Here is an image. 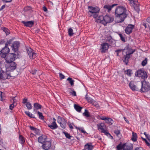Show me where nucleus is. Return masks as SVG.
<instances>
[{
    "label": "nucleus",
    "instance_id": "f257e3e1",
    "mask_svg": "<svg viewBox=\"0 0 150 150\" xmlns=\"http://www.w3.org/2000/svg\"><path fill=\"white\" fill-rule=\"evenodd\" d=\"M126 9L123 6H118L115 10V15L116 18V22L117 23L122 22L127 17L126 12Z\"/></svg>",
    "mask_w": 150,
    "mask_h": 150
},
{
    "label": "nucleus",
    "instance_id": "f03ea898",
    "mask_svg": "<svg viewBox=\"0 0 150 150\" xmlns=\"http://www.w3.org/2000/svg\"><path fill=\"white\" fill-rule=\"evenodd\" d=\"M127 51L126 52V55L124 56V59L123 60V62L126 64L128 63L130 58L131 57V54H133L135 51V50H132V49L129 47V45L127 46Z\"/></svg>",
    "mask_w": 150,
    "mask_h": 150
},
{
    "label": "nucleus",
    "instance_id": "7ed1b4c3",
    "mask_svg": "<svg viewBox=\"0 0 150 150\" xmlns=\"http://www.w3.org/2000/svg\"><path fill=\"white\" fill-rule=\"evenodd\" d=\"M137 76L140 77L143 80H145L148 77L146 72L143 69H140L137 70L135 73Z\"/></svg>",
    "mask_w": 150,
    "mask_h": 150
},
{
    "label": "nucleus",
    "instance_id": "20e7f679",
    "mask_svg": "<svg viewBox=\"0 0 150 150\" xmlns=\"http://www.w3.org/2000/svg\"><path fill=\"white\" fill-rule=\"evenodd\" d=\"M142 88L140 91L142 92H144L149 91L150 90V85L149 82L145 80L141 81Z\"/></svg>",
    "mask_w": 150,
    "mask_h": 150
},
{
    "label": "nucleus",
    "instance_id": "39448f33",
    "mask_svg": "<svg viewBox=\"0 0 150 150\" xmlns=\"http://www.w3.org/2000/svg\"><path fill=\"white\" fill-rule=\"evenodd\" d=\"M17 64L14 62L7 63L5 67L7 71H11L15 70L16 68Z\"/></svg>",
    "mask_w": 150,
    "mask_h": 150
},
{
    "label": "nucleus",
    "instance_id": "423d86ee",
    "mask_svg": "<svg viewBox=\"0 0 150 150\" xmlns=\"http://www.w3.org/2000/svg\"><path fill=\"white\" fill-rule=\"evenodd\" d=\"M98 129L102 133H103L105 135L108 136L110 135V134L105 129L106 128V126L104 123H101L97 125Z\"/></svg>",
    "mask_w": 150,
    "mask_h": 150
},
{
    "label": "nucleus",
    "instance_id": "0eeeda50",
    "mask_svg": "<svg viewBox=\"0 0 150 150\" xmlns=\"http://www.w3.org/2000/svg\"><path fill=\"white\" fill-rule=\"evenodd\" d=\"M16 55L13 53L9 54L5 59L6 63L12 62H13L16 57Z\"/></svg>",
    "mask_w": 150,
    "mask_h": 150
},
{
    "label": "nucleus",
    "instance_id": "6e6552de",
    "mask_svg": "<svg viewBox=\"0 0 150 150\" xmlns=\"http://www.w3.org/2000/svg\"><path fill=\"white\" fill-rule=\"evenodd\" d=\"M114 20V18L113 17L108 16L106 15L104 16V21H103V24L105 25L108 23H110L112 22Z\"/></svg>",
    "mask_w": 150,
    "mask_h": 150
},
{
    "label": "nucleus",
    "instance_id": "1a4fd4ad",
    "mask_svg": "<svg viewBox=\"0 0 150 150\" xmlns=\"http://www.w3.org/2000/svg\"><path fill=\"white\" fill-rule=\"evenodd\" d=\"M27 52L31 59L35 58L36 57L37 54L33 51L32 49L30 47L27 49Z\"/></svg>",
    "mask_w": 150,
    "mask_h": 150
},
{
    "label": "nucleus",
    "instance_id": "9d476101",
    "mask_svg": "<svg viewBox=\"0 0 150 150\" xmlns=\"http://www.w3.org/2000/svg\"><path fill=\"white\" fill-rule=\"evenodd\" d=\"M6 73L4 72L3 71H0V80L5 79L8 78V76H10L9 71L6 70Z\"/></svg>",
    "mask_w": 150,
    "mask_h": 150
},
{
    "label": "nucleus",
    "instance_id": "9b49d317",
    "mask_svg": "<svg viewBox=\"0 0 150 150\" xmlns=\"http://www.w3.org/2000/svg\"><path fill=\"white\" fill-rule=\"evenodd\" d=\"M51 146V142L49 141H47L42 144L41 147L44 150H48L50 149Z\"/></svg>",
    "mask_w": 150,
    "mask_h": 150
},
{
    "label": "nucleus",
    "instance_id": "f8f14e48",
    "mask_svg": "<svg viewBox=\"0 0 150 150\" xmlns=\"http://www.w3.org/2000/svg\"><path fill=\"white\" fill-rule=\"evenodd\" d=\"M19 42L18 41H16L12 44L11 47L12 50L15 52L18 51V48L19 46Z\"/></svg>",
    "mask_w": 150,
    "mask_h": 150
},
{
    "label": "nucleus",
    "instance_id": "ddd939ff",
    "mask_svg": "<svg viewBox=\"0 0 150 150\" xmlns=\"http://www.w3.org/2000/svg\"><path fill=\"white\" fill-rule=\"evenodd\" d=\"M123 146V150H132L133 149L132 144L130 143H125L122 144Z\"/></svg>",
    "mask_w": 150,
    "mask_h": 150
},
{
    "label": "nucleus",
    "instance_id": "4468645a",
    "mask_svg": "<svg viewBox=\"0 0 150 150\" xmlns=\"http://www.w3.org/2000/svg\"><path fill=\"white\" fill-rule=\"evenodd\" d=\"M88 13L90 12L92 13H98L100 11V9L98 7H93L92 6H88Z\"/></svg>",
    "mask_w": 150,
    "mask_h": 150
},
{
    "label": "nucleus",
    "instance_id": "2eb2a0df",
    "mask_svg": "<svg viewBox=\"0 0 150 150\" xmlns=\"http://www.w3.org/2000/svg\"><path fill=\"white\" fill-rule=\"evenodd\" d=\"M109 47L108 44L106 43H103L101 45V50L102 53H104L108 50Z\"/></svg>",
    "mask_w": 150,
    "mask_h": 150
},
{
    "label": "nucleus",
    "instance_id": "dca6fc26",
    "mask_svg": "<svg viewBox=\"0 0 150 150\" xmlns=\"http://www.w3.org/2000/svg\"><path fill=\"white\" fill-rule=\"evenodd\" d=\"M134 28V25L132 24L128 25L125 30L126 33L127 34H130L132 33V30Z\"/></svg>",
    "mask_w": 150,
    "mask_h": 150
},
{
    "label": "nucleus",
    "instance_id": "f3484780",
    "mask_svg": "<svg viewBox=\"0 0 150 150\" xmlns=\"http://www.w3.org/2000/svg\"><path fill=\"white\" fill-rule=\"evenodd\" d=\"M53 122L51 124L48 125V126L52 129H54L58 127V126L57 125L55 121L56 119L53 118Z\"/></svg>",
    "mask_w": 150,
    "mask_h": 150
},
{
    "label": "nucleus",
    "instance_id": "a211bd4d",
    "mask_svg": "<svg viewBox=\"0 0 150 150\" xmlns=\"http://www.w3.org/2000/svg\"><path fill=\"white\" fill-rule=\"evenodd\" d=\"M38 139V142L42 144L47 141V136L45 135H42L39 137Z\"/></svg>",
    "mask_w": 150,
    "mask_h": 150
},
{
    "label": "nucleus",
    "instance_id": "6ab92c4d",
    "mask_svg": "<svg viewBox=\"0 0 150 150\" xmlns=\"http://www.w3.org/2000/svg\"><path fill=\"white\" fill-rule=\"evenodd\" d=\"M22 23L26 26L31 27L33 26L34 24V21H23Z\"/></svg>",
    "mask_w": 150,
    "mask_h": 150
},
{
    "label": "nucleus",
    "instance_id": "aec40b11",
    "mask_svg": "<svg viewBox=\"0 0 150 150\" xmlns=\"http://www.w3.org/2000/svg\"><path fill=\"white\" fill-rule=\"evenodd\" d=\"M107 41L109 42V46L114 47L115 46L116 42L115 40L110 38H108L107 40Z\"/></svg>",
    "mask_w": 150,
    "mask_h": 150
},
{
    "label": "nucleus",
    "instance_id": "412c9836",
    "mask_svg": "<svg viewBox=\"0 0 150 150\" xmlns=\"http://www.w3.org/2000/svg\"><path fill=\"white\" fill-rule=\"evenodd\" d=\"M117 5V4H113L112 5H105L104 6V8L108 10V11L110 12L112 8L115 6Z\"/></svg>",
    "mask_w": 150,
    "mask_h": 150
},
{
    "label": "nucleus",
    "instance_id": "4be33fe9",
    "mask_svg": "<svg viewBox=\"0 0 150 150\" xmlns=\"http://www.w3.org/2000/svg\"><path fill=\"white\" fill-rule=\"evenodd\" d=\"M9 51L10 49L8 48L7 44H5V47L1 50L0 51V52H3L7 54L9 52Z\"/></svg>",
    "mask_w": 150,
    "mask_h": 150
},
{
    "label": "nucleus",
    "instance_id": "5701e85b",
    "mask_svg": "<svg viewBox=\"0 0 150 150\" xmlns=\"http://www.w3.org/2000/svg\"><path fill=\"white\" fill-rule=\"evenodd\" d=\"M93 146L91 144H87L85 146V149L86 150H92Z\"/></svg>",
    "mask_w": 150,
    "mask_h": 150
},
{
    "label": "nucleus",
    "instance_id": "b1692460",
    "mask_svg": "<svg viewBox=\"0 0 150 150\" xmlns=\"http://www.w3.org/2000/svg\"><path fill=\"white\" fill-rule=\"evenodd\" d=\"M133 6L136 11L138 13H139V4L138 2H136V3H135V5H134Z\"/></svg>",
    "mask_w": 150,
    "mask_h": 150
},
{
    "label": "nucleus",
    "instance_id": "393cba45",
    "mask_svg": "<svg viewBox=\"0 0 150 150\" xmlns=\"http://www.w3.org/2000/svg\"><path fill=\"white\" fill-rule=\"evenodd\" d=\"M104 17H103L102 16H100L98 17L96 20V21L98 23H101L103 24V21H104Z\"/></svg>",
    "mask_w": 150,
    "mask_h": 150
},
{
    "label": "nucleus",
    "instance_id": "a878e982",
    "mask_svg": "<svg viewBox=\"0 0 150 150\" xmlns=\"http://www.w3.org/2000/svg\"><path fill=\"white\" fill-rule=\"evenodd\" d=\"M137 135L136 133L133 132L132 133V137L131 138L132 140L136 142L137 141Z\"/></svg>",
    "mask_w": 150,
    "mask_h": 150
},
{
    "label": "nucleus",
    "instance_id": "bb28decb",
    "mask_svg": "<svg viewBox=\"0 0 150 150\" xmlns=\"http://www.w3.org/2000/svg\"><path fill=\"white\" fill-rule=\"evenodd\" d=\"M129 86L130 88L133 91H135L136 90L135 88L136 87L133 82L131 81L130 82Z\"/></svg>",
    "mask_w": 150,
    "mask_h": 150
},
{
    "label": "nucleus",
    "instance_id": "cd10ccee",
    "mask_svg": "<svg viewBox=\"0 0 150 150\" xmlns=\"http://www.w3.org/2000/svg\"><path fill=\"white\" fill-rule=\"evenodd\" d=\"M34 107L36 110L41 109L42 107V106L38 103H35L34 104Z\"/></svg>",
    "mask_w": 150,
    "mask_h": 150
},
{
    "label": "nucleus",
    "instance_id": "c85d7f7f",
    "mask_svg": "<svg viewBox=\"0 0 150 150\" xmlns=\"http://www.w3.org/2000/svg\"><path fill=\"white\" fill-rule=\"evenodd\" d=\"M105 121V122L109 124V125H112L113 123V120L110 118L107 117Z\"/></svg>",
    "mask_w": 150,
    "mask_h": 150
},
{
    "label": "nucleus",
    "instance_id": "c756f323",
    "mask_svg": "<svg viewBox=\"0 0 150 150\" xmlns=\"http://www.w3.org/2000/svg\"><path fill=\"white\" fill-rule=\"evenodd\" d=\"M74 108L75 110L78 112H80L82 108V107L75 104L74 105Z\"/></svg>",
    "mask_w": 150,
    "mask_h": 150
},
{
    "label": "nucleus",
    "instance_id": "7c9ffc66",
    "mask_svg": "<svg viewBox=\"0 0 150 150\" xmlns=\"http://www.w3.org/2000/svg\"><path fill=\"white\" fill-rule=\"evenodd\" d=\"M57 122L58 123L66 122V121L64 118L60 117H58L57 120Z\"/></svg>",
    "mask_w": 150,
    "mask_h": 150
},
{
    "label": "nucleus",
    "instance_id": "2f4dec72",
    "mask_svg": "<svg viewBox=\"0 0 150 150\" xmlns=\"http://www.w3.org/2000/svg\"><path fill=\"white\" fill-rule=\"evenodd\" d=\"M67 80L69 81V83L70 84L71 86H74V80H73L71 78L69 77L67 79Z\"/></svg>",
    "mask_w": 150,
    "mask_h": 150
},
{
    "label": "nucleus",
    "instance_id": "473e14b6",
    "mask_svg": "<svg viewBox=\"0 0 150 150\" xmlns=\"http://www.w3.org/2000/svg\"><path fill=\"white\" fill-rule=\"evenodd\" d=\"M1 28L5 32L6 35H8L10 34V31L7 28L5 27H2Z\"/></svg>",
    "mask_w": 150,
    "mask_h": 150
},
{
    "label": "nucleus",
    "instance_id": "72a5a7b5",
    "mask_svg": "<svg viewBox=\"0 0 150 150\" xmlns=\"http://www.w3.org/2000/svg\"><path fill=\"white\" fill-rule=\"evenodd\" d=\"M83 115L86 117H89L90 116L89 112L86 110H85V112L83 113Z\"/></svg>",
    "mask_w": 150,
    "mask_h": 150
},
{
    "label": "nucleus",
    "instance_id": "f704fd0d",
    "mask_svg": "<svg viewBox=\"0 0 150 150\" xmlns=\"http://www.w3.org/2000/svg\"><path fill=\"white\" fill-rule=\"evenodd\" d=\"M125 74H127L129 76H130L132 74V71L130 69H128L126 71H125Z\"/></svg>",
    "mask_w": 150,
    "mask_h": 150
},
{
    "label": "nucleus",
    "instance_id": "c9c22d12",
    "mask_svg": "<svg viewBox=\"0 0 150 150\" xmlns=\"http://www.w3.org/2000/svg\"><path fill=\"white\" fill-rule=\"evenodd\" d=\"M68 33L69 36H72L74 33H73V30L71 28H70L68 30Z\"/></svg>",
    "mask_w": 150,
    "mask_h": 150
},
{
    "label": "nucleus",
    "instance_id": "e433bc0d",
    "mask_svg": "<svg viewBox=\"0 0 150 150\" xmlns=\"http://www.w3.org/2000/svg\"><path fill=\"white\" fill-rule=\"evenodd\" d=\"M25 113L27 115L30 117L33 118H35L34 116L29 112L25 111Z\"/></svg>",
    "mask_w": 150,
    "mask_h": 150
},
{
    "label": "nucleus",
    "instance_id": "4c0bfd02",
    "mask_svg": "<svg viewBox=\"0 0 150 150\" xmlns=\"http://www.w3.org/2000/svg\"><path fill=\"white\" fill-rule=\"evenodd\" d=\"M19 139L20 140V142L22 144H23L25 141L23 137L21 135H20L19 137Z\"/></svg>",
    "mask_w": 150,
    "mask_h": 150
},
{
    "label": "nucleus",
    "instance_id": "58836bf2",
    "mask_svg": "<svg viewBox=\"0 0 150 150\" xmlns=\"http://www.w3.org/2000/svg\"><path fill=\"white\" fill-rule=\"evenodd\" d=\"M64 134H65L66 137L67 138L69 139H71V138L72 137L70 136V134L65 132H63Z\"/></svg>",
    "mask_w": 150,
    "mask_h": 150
},
{
    "label": "nucleus",
    "instance_id": "ea45409f",
    "mask_svg": "<svg viewBox=\"0 0 150 150\" xmlns=\"http://www.w3.org/2000/svg\"><path fill=\"white\" fill-rule=\"evenodd\" d=\"M123 146H122V144H119L117 146V150H123Z\"/></svg>",
    "mask_w": 150,
    "mask_h": 150
},
{
    "label": "nucleus",
    "instance_id": "a19ab883",
    "mask_svg": "<svg viewBox=\"0 0 150 150\" xmlns=\"http://www.w3.org/2000/svg\"><path fill=\"white\" fill-rule=\"evenodd\" d=\"M26 106L28 110H30L32 108L31 104L29 102H27L26 104Z\"/></svg>",
    "mask_w": 150,
    "mask_h": 150
},
{
    "label": "nucleus",
    "instance_id": "79ce46f5",
    "mask_svg": "<svg viewBox=\"0 0 150 150\" xmlns=\"http://www.w3.org/2000/svg\"><path fill=\"white\" fill-rule=\"evenodd\" d=\"M69 89L71 90V91H70V93L72 94V95L74 96H76V92L74 90V89L72 88H70Z\"/></svg>",
    "mask_w": 150,
    "mask_h": 150
},
{
    "label": "nucleus",
    "instance_id": "37998d69",
    "mask_svg": "<svg viewBox=\"0 0 150 150\" xmlns=\"http://www.w3.org/2000/svg\"><path fill=\"white\" fill-rule=\"evenodd\" d=\"M16 98V97H14V98L13 97L12 98V99L13 100V104L10 105V106H9L10 109L11 110H12L13 109V108L14 106V105L13 103L15 102H14V100H15L14 98Z\"/></svg>",
    "mask_w": 150,
    "mask_h": 150
},
{
    "label": "nucleus",
    "instance_id": "c03bdc74",
    "mask_svg": "<svg viewBox=\"0 0 150 150\" xmlns=\"http://www.w3.org/2000/svg\"><path fill=\"white\" fill-rule=\"evenodd\" d=\"M130 3L133 6L134 5H135V3L136 2H138L137 1V0H129Z\"/></svg>",
    "mask_w": 150,
    "mask_h": 150
},
{
    "label": "nucleus",
    "instance_id": "a18cd8bd",
    "mask_svg": "<svg viewBox=\"0 0 150 150\" xmlns=\"http://www.w3.org/2000/svg\"><path fill=\"white\" fill-rule=\"evenodd\" d=\"M3 93L0 91V100L2 101H5V99L3 97Z\"/></svg>",
    "mask_w": 150,
    "mask_h": 150
},
{
    "label": "nucleus",
    "instance_id": "49530a36",
    "mask_svg": "<svg viewBox=\"0 0 150 150\" xmlns=\"http://www.w3.org/2000/svg\"><path fill=\"white\" fill-rule=\"evenodd\" d=\"M38 114L39 118L40 119L42 120L44 119V117L43 116L42 113L41 112L39 111H38Z\"/></svg>",
    "mask_w": 150,
    "mask_h": 150
},
{
    "label": "nucleus",
    "instance_id": "de8ad7c7",
    "mask_svg": "<svg viewBox=\"0 0 150 150\" xmlns=\"http://www.w3.org/2000/svg\"><path fill=\"white\" fill-rule=\"evenodd\" d=\"M147 59L145 58V60L142 61V64L143 66H145L147 63Z\"/></svg>",
    "mask_w": 150,
    "mask_h": 150
},
{
    "label": "nucleus",
    "instance_id": "09e8293b",
    "mask_svg": "<svg viewBox=\"0 0 150 150\" xmlns=\"http://www.w3.org/2000/svg\"><path fill=\"white\" fill-rule=\"evenodd\" d=\"M1 52V54H0V55L1 57L2 58H5L6 56V55L7 54L5 53L4 52Z\"/></svg>",
    "mask_w": 150,
    "mask_h": 150
},
{
    "label": "nucleus",
    "instance_id": "8fccbe9b",
    "mask_svg": "<svg viewBox=\"0 0 150 150\" xmlns=\"http://www.w3.org/2000/svg\"><path fill=\"white\" fill-rule=\"evenodd\" d=\"M76 128L81 131L82 133H86V131H85L82 128H80V127H76Z\"/></svg>",
    "mask_w": 150,
    "mask_h": 150
},
{
    "label": "nucleus",
    "instance_id": "3c124183",
    "mask_svg": "<svg viewBox=\"0 0 150 150\" xmlns=\"http://www.w3.org/2000/svg\"><path fill=\"white\" fill-rule=\"evenodd\" d=\"M66 122L59 123L60 124V126L63 128H65L66 126Z\"/></svg>",
    "mask_w": 150,
    "mask_h": 150
},
{
    "label": "nucleus",
    "instance_id": "603ef678",
    "mask_svg": "<svg viewBox=\"0 0 150 150\" xmlns=\"http://www.w3.org/2000/svg\"><path fill=\"white\" fill-rule=\"evenodd\" d=\"M119 35L120 36V37L121 38V40L123 42H125V38L124 37H123V35H122V34H119Z\"/></svg>",
    "mask_w": 150,
    "mask_h": 150
},
{
    "label": "nucleus",
    "instance_id": "864d4df0",
    "mask_svg": "<svg viewBox=\"0 0 150 150\" xmlns=\"http://www.w3.org/2000/svg\"><path fill=\"white\" fill-rule=\"evenodd\" d=\"M86 100H87L88 102L90 103H92L93 101V99L90 97H88V98H87Z\"/></svg>",
    "mask_w": 150,
    "mask_h": 150
},
{
    "label": "nucleus",
    "instance_id": "5fc2aeb1",
    "mask_svg": "<svg viewBox=\"0 0 150 150\" xmlns=\"http://www.w3.org/2000/svg\"><path fill=\"white\" fill-rule=\"evenodd\" d=\"M114 133L117 135L118 136L120 134V131L118 129L115 130L114 131Z\"/></svg>",
    "mask_w": 150,
    "mask_h": 150
},
{
    "label": "nucleus",
    "instance_id": "6e6d98bb",
    "mask_svg": "<svg viewBox=\"0 0 150 150\" xmlns=\"http://www.w3.org/2000/svg\"><path fill=\"white\" fill-rule=\"evenodd\" d=\"M13 40V39H10L7 41V42L6 44H7V45H10L11 43V42H12Z\"/></svg>",
    "mask_w": 150,
    "mask_h": 150
},
{
    "label": "nucleus",
    "instance_id": "4d7b16f0",
    "mask_svg": "<svg viewBox=\"0 0 150 150\" xmlns=\"http://www.w3.org/2000/svg\"><path fill=\"white\" fill-rule=\"evenodd\" d=\"M59 76L61 79H64L65 77L63 75L62 73H59Z\"/></svg>",
    "mask_w": 150,
    "mask_h": 150
},
{
    "label": "nucleus",
    "instance_id": "13d9d810",
    "mask_svg": "<svg viewBox=\"0 0 150 150\" xmlns=\"http://www.w3.org/2000/svg\"><path fill=\"white\" fill-rule=\"evenodd\" d=\"M35 133L37 135H39L40 133V131L39 129L36 128L35 130L34 131Z\"/></svg>",
    "mask_w": 150,
    "mask_h": 150
},
{
    "label": "nucleus",
    "instance_id": "bf43d9fd",
    "mask_svg": "<svg viewBox=\"0 0 150 150\" xmlns=\"http://www.w3.org/2000/svg\"><path fill=\"white\" fill-rule=\"evenodd\" d=\"M98 13H93V16L94 18H96L98 16Z\"/></svg>",
    "mask_w": 150,
    "mask_h": 150
},
{
    "label": "nucleus",
    "instance_id": "052dcab7",
    "mask_svg": "<svg viewBox=\"0 0 150 150\" xmlns=\"http://www.w3.org/2000/svg\"><path fill=\"white\" fill-rule=\"evenodd\" d=\"M125 49H119L118 50H116L115 51V52H123V51L124 50H125Z\"/></svg>",
    "mask_w": 150,
    "mask_h": 150
},
{
    "label": "nucleus",
    "instance_id": "680f3d73",
    "mask_svg": "<svg viewBox=\"0 0 150 150\" xmlns=\"http://www.w3.org/2000/svg\"><path fill=\"white\" fill-rule=\"evenodd\" d=\"M144 141L145 142L147 145L148 146H150V144L149 143V142L147 141V140L146 139H144Z\"/></svg>",
    "mask_w": 150,
    "mask_h": 150
},
{
    "label": "nucleus",
    "instance_id": "e2e57ef3",
    "mask_svg": "<svg viewBox=\"0 0 150 150\" xmlns=\"http://www.w3.org/2000/svg\"><path fill=\"white\" fill-rule=\"evenodd\" d=\"M30 128L31 130H33L34 131L36 129V128L31 126H30Z\"/></svg>",
    "mask_w": 150,
    "mask_h": 150
},
{
    "label": "nucleus",
    "instance_id": "0e129e2a",
    "mask_svg": "<svg viewBox=\"0 0 150 150\" xmlns=\"http://www.w3.org/2000/svg\"><path fill=\"white\" fill-rule=\"evenodd\" d=\"M107 117H101L100 118V119L101 120L106 121V119H107Z\"/></svg>",
    "mask_w": 150,
    "mask_h": 150
},
{
    "label": "nucleus",
    "instance_id": "69168bd1",
    "mask_svg": "<svg viewBox=\"0 0 150 150\" xmlns=\"http://www.w3.org/2000/svg\"><path fill=\"white\" fill-rule=\"evenodd\" d=\"M27 100H28L27 99L24 98L23 100V103H27Z\"/></svg>",
    "mask_w": 150,
    "mask_h": 150
},
{
    "label": "nucleus",
    "instance_id": "338daca9",
    "mask_svg": "<svg viewBox=\"0 0 150 150\" xmlns=\"http://www.w3.org/2000/svg\"><path fill=\"white\" fill-rule=\"evenodd\" d=\"M134 150H143V149L141 147H137Z\"/></svg>",
    "mask_w": 150,
    "mask_h": 150
},
{
    "label": "nucleus",
    "instance_id": "774afa93",
    "mask_svg": "<svg viewBox=\"0 0 150 150\" xmlns=\"http://www.w3.org/2000/svg\"><path fill=\"white\" fill-rule=\"evenodd\" d=\"M146 21L149 23H150V17H149L146 19Z\"/></svg>",
    "mask_w": 150,
    "mask_h": 150
}]
</instances>
